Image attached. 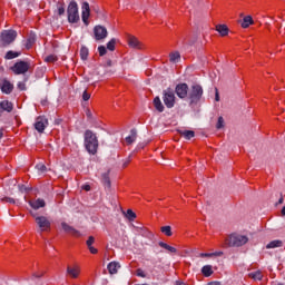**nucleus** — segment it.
Wrapping results in <instances>:
<instances>
[{
	"mask_svg": "<svg viewBox=\"0 0 285 285\" xmlns=\"http://www.w3.org/2000/svg\"><path fill=\"white\" fill-rule=\"evenodd\" d=\"M18 37L17 30L9 29V30H2L0 33V43L2 48H8L11 43H14L16 39Z\"/></svg>",
	"mask_w": 285,
	"mask_h": 285,
	"instance_id": "obj_2",
	"label": "nucleus"
},
{
	"mask_svg": "<svg viewBox=\"0 0 285 285\" xmlns=\"http://www.w3.org/2000/svg\"><path fill=\"white\" fill-rule=\"evenodd\" d=\"M18 190H20L21 193H30L32 188L26 187V185H18Z\"/></svg>",
	"mask_w": 285,
	"mask_h": 285,
	"instance_id": "obj_40",
	"label": "nucleus"
},
{
	"mask_svg": "<svg viewBox=\"0 0 285 285\" xmlns=\"http://www.w3.org/2000/svg\"><path fill=\"white\" fill-rule=\"evenodd\" d=\"M3 138V130L0 129V139Z\"/></svg>",
	"mask_w": 285,
	"mask_h": 285,
	"instance_id": "obj_57",
	"label": "nucleus"
},
{
	"mask_svg": "<svg viewBox=\"0 0 285 285\" xmlns=\"http://www.w3.org/2000/svg\"><path fill=\"white\" fill-rule=\"evenodd\" d=\"M11 70L13 75H26V72L32 70V62L19 60L11 67Z\"/></svg>",
	"mask_w": 285,
	"mask_h": 285,
	"instance_id": "obj_5",
	"label": "nucleus"
},
{
	"mask_svg": "<svg viewBox=\"0 0 285 285\" xmlns=\"http://www.w3.org/2000/svg\"><path fill=\"white\" fill-rule=\"evenodd\" d=\"M46 104H48L47 100H42V101H41V105H42V106H46Z\"/></svg>",
	"mask_w": 285,
	"mask_h": 285,
	"instance_id": "obj_58",
	"label": "nucleus"
},
{
	"mask_svg": "<svg viewBox=\"0 0 285 285\" xmlns=\"http://www.w3.org/2000/svg\"><path fill=\"white\" fill-rule=\"evenodd\" d=\"M198 257H215V254L212 253H200Z\"/></svg>",
	"mask_w": 285,
	"mask_h": 285,
	"instance_id": "obj_47",
	"label": "nucleus"
},
{
	"mask_svg": "<svg viewBox=\"0 0 285 285\" xmlns=\"http://www.w3.org/2000/svg\"><path fill=\"white\" fill-rule=\"evenodd\" d=\"M212 255H214V257H220V255H224L223 252H215V253H212Z\"/></svg>",
	"mask_w": 285,
	"mask_h": 285,
	"instance_id": "obj_50",
	"label": "nucleus"
},
{
	"mask_svg": "<svg viewBox=\"0 0 285 285\" xmlns=\"http://www.w3.org/2000/svg\"><path fill=\"white\" fill-rule=\"evenodd\" d=\"M57 12L59 17H63V14H66V4L63 2L57 3Z\"/></svg>",
	"mask_w": 285,
	"mask_h": 285,
	"instance_id": "obj_31",
	"label": "nucleus"
},
{
	"mask_svg": "<svg viewBox=\"0 0 285 285\" xmlns=\"http://www.w3.org/2000/svg\"><path fill=\"white\" fill-rule=\"evenodd\" d=\"M106 68H112V60H107Z\"/></svg>",
	"mask_w": 285,
	"mask_h": 285,
	"instance_id": "obj_51",
	"label": "nucleus"
},
{
	"mask_svg": "<svg viewBox=\"0 0 285 285\" xmlns=\"http://www.w3.org/2000/svg\"><path fill=\"white\" fill-rule=\"evenodd\" d=\"M94 36L96 41H102V39H106L108 37V29L104 26H96L94 28Z\"/></svg>",
	"mask_w": 285,
	"mask_h": 285,
	"instance_id": "obj_10",
	"label": "nucleus"
},
{
	"mask_svg": "<svg viewBox=\"0 0 285 285\" xmlns=\"http://www.w3.org/2000/svg\"><path fill=\"white\" fill-rule=\"evenodd\" d=\"M203 96H204V88H202L200 85L191 86L189 95H188L190 106H193V104H199Z\"/></svg>",
	"mask_w": 285,
	"mask_h": 285,
	"instance_id": "obj_7",
	"label": "nucleus"
},
{
	"mask_svg": "<svg viewBox=\"0 0 285 285\" xmlns=\"http://www.w3.org/2000/svg\"><path fill=\"white\" fill-rule=\"evenodd\" d=\"M1 202H6L7 204H17V200H14V198L11 197L1 198Z\"/></svg>",
	"mask_w": 285,
	"mask_h": 285,
	"instance_id": "obj_43",
	"label": "nucleus"
},
{
	"mask_svg": "<svg viewBox=\"0 0 285 285\" xmlns=\"http://www.w3.org/2000/svg\"><path fill=\"white\" fill-rule=\"evenodd\" d=\"M282 215H283V217H285V206L282 208Z\"/></svg>",
	"mask_w": 285,
	"mask_h": 285,
	"instance_id": "obj_56",
	"label": "nucleus"
},
{
	"mask_svg": "<svg viewBox=\"0 0 285 285\" xmlns=\"http://www.w3.org/2000/svg\"><path fill=\"white\" fill-rule=\"evenodd\" d=\"M82 99H83V101H89L90 100V94L88 92V90L83 91Z\"/></svg>",
	"mask_w": 285,
	"mask_h": 285,
	"instance_id": "obj_46",
	"label": "nucleus"
},
{
	"mask_svg": "<svg viewBox=\"0 0 285 285\" xmlns=\"http://www.w3.org/2000/svg\"><path fill=\"white\" fill-rule=\"evenodd\" d=\"M81 17L85 26H88V19L90 18V4L88 2L82 3Z\"/></svg>",
	"mask_w": 285,
	"mask_h": 285,
	"instance_id": "obj_14",
	"label": "nucleus"
},
{
	"mask_svg": "<svg viewBox=\"0 0 285 285\" xmlns=\"http://www.w3.org/2000/svg\"><path fill=\"white\" fill-rule=\"evenodd\" d=\"M216 31L220 35V37H227L228 35V26L226 24H217Z\"/></svg>",
	"mask_w": 285,
	"mask_h": 285,
	"instance_id": "obj_23",
	"label": "nucleus"
},
{
	"mask_svg": "<svg viewBox=\"0 0 285 285\" xmlns=\"http://www.w3.org/2000/svg\"><path fill=\"white\" fill-rule=\"evenodd\" d=\"M126 217L129 222H135L137 219V214L132 209H127Z\"/></svg>",
	"mask_w": 285,
	"mask_h": 285,
	"instance_id": "obj_33",
	"label": "nucleus"
},
{
	"mask_svg": "<svg viewBox=\"0 0 285 285\" xmlns=\"http://www.w3.org/2000/svg\"><path fill=\"white\" fill-rule=\"evenodd\" d=\"M248 244V238L243 235H230L228 238V246L239 248V246H244Z\"/></svg>",
	"mask_w": 285,
	"mask_h": 285,
	"instance_id": "obj_8",
	"label": "nucleus"
},
{
	"mask_svg": "<svg viewBox=\"0 0 285 285\" xmlns=\"http://www.w3.org/2000/svg\"><path fill=\"white\" fill-rule=\"evenodd\" d=\"M253 23H255V21H253V17L246 16L243 18L240 26L242 28H249Z\"/></svg>",
	"mask_w": 285,
	"mask_h": 285,
	"instance_id": "obj_25",
	"label": "nucleus"
},
{
	"mask_svg": "<svg viewBox=\"0 0 285 285\" xmlns=\"http://www.w3.org/2000/svg\"><path fill=\"white\" fill-rule=\"evenodd\" d=\"M137 277H146V272H144V269L138 268L136 272Z\"/></svg>",
	"mask_w": 285,
	"mask_h": 285,
	"instance_id": "obj_45",
	"label": "nucleus"
},
{
	"mask_svg": "<svg viewBox=\"0 0 285 285\" xmlns=\"http://www.w3.org/2000/svg\"><path fill=\"white\" fill-rule=\"evenodd\" d=\"M67 273L73 278L79 277V271L77 268L68 267Z\"/></svg>",
	"mask_w": 285,
	"mask_h": 285,
	"instance_id": "obj_35",
	"label": "nucleus"
},
{
	"mask_svg": "<svg viewBox=\"0 0 285 285\" xmlns=\"http://www.w3.org/2000/svg\"><path fill=\"white\" fill-rule=\"evenodd\" d=\"M277 204H284V196H281V198L278 199Z\"/></svg>",
	"mask_w": 285,
	"mask_h": 285,
	"instance_id": "obj_53",
	"label": "nucleus"
},
{
	"mask_svg": "<svg viewBox=\"0 0 285 285\" xmlns=\"http://www.w3.org/2000/svg\"><path fill=\"white\" fill-rule=\"evenodd\" d=\"M175 94L179 99H186V97H188V85L186 82L176 85Z\"/></svg>",
	"mask_w": 285,
	"mask_h": 285,
	"instance_id": "obj_9",
	"label": "nucleus"
},
{
	"mask_svg": "<svg viewBox=\"0 0 285 285\" xmlns=\"http://www.w3.org/2000/svg\"><path fill=\"white\" fill-rule=\"evenodd\" d=\"M88 55H90V51L88 50V47L82 46L80 48V59H82V61H86L88 59Z\"/></svg>",
	"mask_w": 285,
	"mask_h": 285,
	"instance_id": "obj_29",
	"label": "nucleus"
},
{
	"mask_svg": "<svg viewBox=\"0 0 285 285\" xmlns=\"http://www.w3.org/2000/svg\"><path fill=\"white\" fill-rule=\"evenodd\" d=\"M208 285H219V282H210Z\"/></svg>",
	"mask_w": 285,
	"mask_h": 285,
	"instance_id": "obj_55",
	"label": "nucleus"
},
{
	"mask_svg": "<svg viewBox=\"0 0 285 285\" xmlns=\"http://www.w3.org/2000/svg\"><path fill=\"white\" fill-rule=\"evenodd\" d=\"M178 134L180 135V137H184V139H187V141H190V139H193V137H195V131L193 130H178Z\"/></svg>",
	"mask_w": 285,
	"mask_h": 285,
	"instance_id": "obj_20",
	"label": "nucleus"
},
{
	"mask_svg": "<svg viewBox=\"0 0 285 285\" xmlns=\"http://www.w3.org/2000/svg\"><path fill=\"white\" fill-rule=\"evenodd\" d=\"M85 148L89 153V155H97V150L99 148V140L97 139V135H95L92 130L85 131Z\"/></svg>",
	"mask_w": 285,
	"mask_h": 285,
	"instance_id": "obj_1",
	"label": "nucleus"
},
{
	"mask_svg": "<svg viewBox=\"0 0 285 285\" xmlns=\"http://www.w3.org/2000/svg\"><path fill=\"white\" fill-rule=\"evenodd\" d=\"M249 277H252V279H255V281L259 282V281H262V278L264 276L262 275V272L257 271V272L250 273Z\"/></svg>",
	"mask_w": 285,
	"mask_h": 285,
	"instance_id": "obj_37",
	"label": "nucleus"
},
{
	"mask_svg": "<svg viewBox=\"0 0 285 285\" xmlns=\"http://www.w3.org/2000/svg\"><path fill=\"white\" fill-rule=\"evenodd\" d=\"M128 164H129V161L125 163V164H124V168H126V166H128Z\"/></svg>",
	"mask_w": 285,
	"mask_h": 285,
	"instance_id": "obj_59",
	"label": "nucleus"
},
{
	"mask_svg": "<svg viewBox=\"0 0 285 285\" xmlns=\"http://www.w3.org/2000/svg\"><path fill=\"white\" fill-rule=\"evenodd\" d=\"M45 61H46L47 63H55V61H57V56H55V55H49V56H47V57L45 58Z\"/></svg>",
	"mask_w": 285,
	"mask_h": 285,
	"instance_id": "obj_38",
	"label": "nucleus"
},
{
	"mask_svg": "<svg viewBox=\"0 0 285 285\" xmlns=\"http://www.w3.org/2000/svg\"><path fill=\"white\" fill-rule=\"evenodd\" d=\"M128 46L135 50H144V43H141V41H139V39H137L135 36H130L128 38Z\"/></svg>",
	"mask_w": 285,
	"mask_h": 285,
	"instance_id": "obj_12",
	"label": "nucleus"
},
{
	"mask_svg": "<svg viewBox=\"0 0 285 285\" xmlns=\"http://www.w3.org/2000/svg\"><path fill=\"white\" fill-rule=\"evenodd\" d=\"M200 272L204 275V277H210V275H213V273H215L213 271V265H204L202 267Z\"/></svg>",
	"mask_w": 285,
	"mask_h": 285,
	"instance_id": "obj_22",
	"label": "nucleus"
},
{
	"mask_svg": "<svg viewBox=\"0 0 285 285\" xmlns=\"http://www.w3.org/2000/svg\"><path fill=\"white\" fill-rule=\"evenodd\" d=\"M216 128H217V130H222V128H224V117L220 116L218 118V121L216 124Z\"/></svg>",
	"mask_w": 285,
	"mask_h": 285,
	"instance_id": "obj_39",
	"label": "nucleus"
},
{
	"mask_svg": "<svg viewBox=\"0 0 285 285\" xmlns=\"http://www.w3.org/2000/svg\"><path fill=\"white\" fill-rule=\"evenodd\" d=\"M88 248H90V246H92L95 244V238L94 236H89V238L86 242Z\"/></svg>",
	"mask_w": 285,
	"mask_h": 285,
	"instance_id": "obj_44",
	"label": "nucleus"
},
{
	"mask_svg": "<svg viewBox=\"0 0 285 285\" xmlns=\"http://www.w3.org/2000/svg\"><path fill=\"white\" fill-rule=\"evenodd\" d=\"M31 217H33L37 226H38V233H46L50 230V227L52 226V223L48 219L46 216H39L37 213L31 212Z\"/></svg>",
	"mask_w": 285,
	"mask_h": 285,
	"instance_id": "obj_3",
	"label": "nucleus"
},
{
	"mask_svg": "<svg viewBox=\"0 0 285 285\" xmlns=\"http://www.w3.org/2000/svg\"><path fill=\"white\" fill-rule=\"evenodd\" d=\"M176 285H185V284H184V283H179V282H177V283H176Z\"/></svg>",
	"mask_w": 285,
	"mask_h": 285,
	"instance_id": "obj_60",
	"label": "nucleus"
},
{
	"mask_svg": "<svg viewBox=\"0 0 285 285\" xmlns=\"http://www.w3.org/2000/svg\"><path fill=\"white\" fill-rule=\"evenodd\" d=\"M83 190H90V185H86V186H83Z\"/></svg>",
	"mask_w": 285,
	"mask_h": 285,
	"instance_id": "obj_54",
	"label": "nucleus"
},
{
	"mask_svg": "<svg viewBox=\"0 0 285 285\" xmlns=\"http://www.w3.org/2000/svg\"><path fill=\"white\" fill-rule=\"evenodd\" d=\"M215 101H219V91L216 89Z\"/></svg>",
	"mask_w": 285,
	"mask_h": 285,
	"instance_id": "obj_52",
	"label": "nucleus"
},
{
	"mask_svg": "<svg viewBox=\"0 0 285 285\" xmlns=\"http://www.w3.org/2000/svg\"><path fill=\"white\" fill-rule=\"evenodd\" d=\"M88 249L90 250L91 255H97V253L99 252L97 248H95L92 245L90 247H88Z\"/></svg>",
	"mask_w": 285,
	"mask_h": 285,
	"instance_id": "obj_48",
	"label": "nucleus"
},
{
	"mask_svg": "<svg viewBox=\"0 0 285 285\" xmlns=\"http://www.w3.org/2000/svg\"><path fill=\"white\" fill-rule=\"evenodd\" d=\"M28 204L33 208V210H39V208H46V200H43V198L29 200Z\"/></svg>",
	"mask_w": 285,
	"mask_h": 285,
	"instance_id": "obj_16",
	"label": "nucleus"
},
{
	"mask_svg": "<svg viewBox=\"0 0 285 285\" xmlns=\"http://www.w3.org/2000/svg\"><path fill=\"white\" fill-rule=\"evenodd\" d=\"M35 128L37 132H43L48 128V118L46 116H39L36 118Z\"/></svg>",
	"mask_w": 285,
	"mask_h": 285,
	"instance_id": "obj_11",
	"label": "nucleus"
},
{
	"mask_svg": "<svg viewBox=\"0 0 285 285\" xmlns=\"http://www.w3.org/2000/svg\"><path fill=\"white\" fill-rule=\"evenodd\" d=\"M154 107L158 112H164V110H166V107H164V104L161 102V98H159V96H156L154 98Z\"/></svg>",
	"mask_w": 285,
	"mask_h": 285,
	"instance_id": "obj_19",
	"label": "nucleus"
},
{
	"mask_svg": "<svg viewBox=\"0 0 285 285\" xmlns=\"http://www.w3.org/2000/svg\"><path fill=\"white\" fill-rule=\"evenodd\" d=\"M14 110V106L11 101L2 100L0 101V117H2L3 112H12Z\"/></svg>",
	"mask_w": 285,
	"mask_h": 285,
	"instance_id": "obj_13",
	"label": "nucleus"
},
{
	"mask_svg": "<svg viewBox=\"0 0 285 285\" xmlns=\"http://www.w3.org/2000/svg\"><path fill=\"white\" fill-rule=\"evenodd\" d=\"M161 233H164L167 237H173V228L170 226H163L160 228Z\"/></svg>",
	"mask_w": 285,
	"mask_h": 285,
	"instance_id": "obj_34",
	"label": "nucleus"
},
{
	"mask_svg": "<svg viewBox=\"0 0 285 285\" xmlns=\"http://www.w3.org/2000/svg\"><path fill=\"white\" fill-rule=\"evenodd\" d=\"M115 46H117V39L112 38V39L107 43V50H110V52H115Z\"/></svg>",
	"mask_w": 285,
	"mask_h": 285,
	"instance_id": "obj_36",
	"label": "nucleus"
},
{
	"mask_svg": "<svg viewBox=\"0 0 285 285\" xmlns=\"http://www.w3.org/2000/svg\"><path fill=\"white\" fill-rule=\"evenodd\" d=\"M127 144H135L137 141V129H131L130 135L125 138Z\"/></svg>",
	"mask_w": 285,
	"mask_h": 285,
	"instance_id": "obj_21",
	"label": "nucleus"
},
{
	"mask_svg": "<svg viewBox=\"0 0 285 285\" xmlns=\"http://www.w3.org/2000/svg\"><path fill=\"white\" fill-rule=\"evenodd\" d=\"M107 268H108V272H109L110 275H117L119 268H121V265H119L118 262H110L107 265Z\"/></svg>",
	"mask_w": 285,
	"mask_h": 285,
	"instance_id": "obj_18",
	"label": "nucleus"
},
{
	"mask_svg": "<svg viewBox=\"0 0 285 285\" xmlns=\"http://www.w3.org/2000/svg\"><path fill=\"white\" fill-rule=\"evenodd\" d=\"M14 90V85H12L9 80H3L1 83V91L4 95H10Z\"/></svg>",
	"mask_w": 285,
	"mask_h": 285,
	"instance_id": "obj_17",
	"label": "nucleus"
},
{
	"mask_svg": "<svg viewBox=\"0 0 285 285\" xmlns=\"http://www.w3.org/2000/svg\"><path fill=\"white\" fill-rule=\"evenodd\" d=\"M282 246H284V242L276 239V240H272L266 245L267 249L271 248H282Z\"/></svg>",
	"mask_w": 285,
	"mask_h": 285,
	"instance_id": "obj_24",
	"label": "nucleus"
},
{
	"mask_svg": "<svg viewBox=\"0 0 285 285\" xmlns=\"http://www.w3.org/2000/svg\"><path fill=\"white\" fill-rule=\"evenodd\" d=\"M36 168H37V170H39V173H46V170H47V167L43 164L36 165Z\"/></svg>",
	"mask_w": 285,
	"mask_h": 285,
	"instance_id": "obj_42",
	"label": "nucleus"
},
{
	"mask_svg": "<svg viewBox=\"0 0 285 285\" xmlns=\"http://www.w3.org/2000/svg\"><path fill=\"white\" fill-rule=\"evenodd\" d=\"M61 228H62V230H65L66 233H70L75 237H81V232L75 229V227L68 225V223H66V222L61 223Z\"/></svg>",
	"mask_w": 285,
	"mask_h": 285,
	"instance_id": "obj_15",
	"label": "nucleus"
},
{
	"mask_svg": "<svg viewBox=\"0 0 285 285\" xmlns=\"http://www.w3.org/2000/svg\"><path fill=\"white\" fill-rule=\"evenodd\" d=\"M101 183L106 188H110V171H107L101 175Z\"/></svg>",
	"mask_w": 285,
	"mask_h": 285,
	"instance_id": "obj_26",
	"label": "nucleus"
},
{
	"mask_svg": "<svg viewBox=\"0 0 285 285\" xmlns=\"http://www.w3.org/2000/svg\"><path fill=\"white\" fill-rule=\"evenodd\" d=\"M18 88L20 89V90H26V82H18Z\"/></svg>",
	"mask_w": 285,
	"mask_h": 285,
	"instance_id": "obj_49",
	"label": "nucleus"
},
{
	"mask_svg": "<svg viewBox=\"0 0 285 285\" xmlns=\"http://www.w3.org/2000/svg\"><path fill=\"white\" fill-rule=\"evenodd\" d=\"M36 41H37V36L35 33H30V36L27 39L26 48L30 50V48H32Z\"/></svg>",
	"mask_w": 285,
	"mask_h": 285,
	"instance_id": "obj_27",
	"label": "nucleus"
},
{
	"mask_svg": "<svg viewBox=\"0 0 285 285\" xmlns=\"http://www.w3.org/2000/svg\"><path fill=\"white\" fill-rule=\"evenodd\" d=\"M17 57H21V52L10 50L6 53L4 59L11 60V59H17Z\"/></svg>",
	"mask_w": 285,
	"mask_h": 285,
	"instance_id": "obj_28",
	"label": "nucleus"
},
{
	"mask_svg": "<svg viewBox=\"0 0 285 285\" xmlns=\"http://www.w3.org/2000/svg\"><path fill=\"white\" fill-rule=\"evenodd\" d=\"M67 17L69 23H78L79 21V4H77V1L72 0L70 1L68 8H67Z\"/></svg>",
	"mask_w": 285,
	"mask_h": 285,
	"instance_id": "obj_4",
	"label": "nucleus"
},
{
	"mask_svg": "<svg viewBox=\"0 0 285 285\" xmlns=\"http://www.w3.org/2000/svg\"><path fill=\"white\" fill-rule=\"evenodd\" d=\"M98 52H99V56H100V57H104V56H106V53L108 52V50L106 49L105 46H99V47H98Z\"/></svg>",
	"mask_w": 285,
	"mask_h": 285,
	"instance_id": "obj_41",
	"label": "nucleus"
},
{
	"mask_svg": "<svg viewBox=\"0 0 285 285\" xmlns=\"http://www.w3.org/2000/svg\"><path fill=\"white\" fill-rule=\"evenodd\" d=\"M163 101L166 108H175V104H177V97L175 96V90L168 87L163 90Z\"/></svg>",
	"mask_w": 285,
	"mask_h": 285,
	"instance_id": "obj_6",
	"label": "nucleus"
},
{
	"mask_svg": "<svg viewBox=\"0 0 285 285\" xmlns=\"http://www.w3.org/2000/svg\"><path fill=\"white\" fill-rule=\"evenodd\" d=\"M158 246H160V248H165V250H168L169 253H177V248H175L164 242H159Z\"/></svg>",
	"mask_w": 285,
	"mask_h": 285,
	"instance_id": "obj_30",
	"label": "nucleus"
},
{
	"mask_svg": "<svg viewBox=\"0 0 285 285\" xmlns=\"http://www.w3.org/2000/svg\"><path fill=\"white\" fill-rule=\"evenodd\" d=\"M180 59L181 55L178 51L169 55V61H171V63H177Z\"/></svg>",
	"mask_w": 285,
	"mask_h": 285,
	"instance_id": "obj_32",
	"label": "nucleus"
}]
</instances>
